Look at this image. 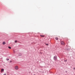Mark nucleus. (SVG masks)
I'll return each instance as SVG.
<instances>
[{"label":"nucleus","instance_id":"1","mask_svg":"<svg viewBox=\"0 0 75 75\" xmlns=\"http://www.w3.org/2000/svg\"><path fill=\"white\" fill-rule=\"evenodd\" d=\"M61 44L62 45H65V42L63 41H61Z\"/></svg>","mask_w":75,"mask_h":75},{"label":"nucleus","instance_id":"2","mask_svg":"<svg viewBox=\"0 0 75 75\" xmlns=\"http://www.w3.org/2000/svg\"><path fill=\"white\" fill-rule=\"evenodd\" d=\"M15 68L16 70H18V67L17 66H16L15 67Z\"/></svg>","mask_w":75,"mask_h":75},{"label":"nucleus","instance_id":"3","mask_svg":"<svg viewBox=\"0 0 75 75\" xmlns=\"http://www.w3.org/2000/svg\"><path fill=\"white\" fill-rule=\"evenodd\" d=\"M54 60H57V56H55L54 57Z\"/></svg>","mask_w":75,"mask_h":75},{"label":"nucleus","instance_id":"4","mask_svg":"<svg viewBox=\"0 0 75 75\" xmlns=\"http://www.w3.org/2000/svg\"><path fill=\"white\" fill-rule=\"evenodd\" d=\"M4 70L3 69H2L1 70V72H4Z\"/></svg>","mask_w":75,"mask_h":75},{"label":"nucleus","instance_id":"5","mask_svg":"<svg viewBox=\"0 0 75 75\" xmlns=\"http://www.w3.org/2000/svg\"><path fill=\"white\" fill-rule=\"evenodd\" d=\"M2 44H3V45H5V44H6V42H3Z\"/></svg>","mask_w":75,"mask_h":75},{"label":"nucleus","instance_id":"6","mask_svg":"<svg viewBox=\"0 0 75 75\" xmlns=\"http://www.w3.org/2000/svg\"><path fill=\"white\" fill-rule=\"evenodd\" d=\"M40 37H45V36L44 35H40Z\"/></svg>","mask_w":75,"mask_h":75},{"label":"nucleus","instance_id":"7","mask_svg":"<svg viewBox=\"0 0 75 75\" xmlns=\"http://www.w3.org/2000/svg\"><path fill=\"white\" fill-rule=\"evenodd\" d=\"M55 39L56 40H58V38L57 37H56L55 38Z\"/></svg>","mask_w":75,"mask_h":75},{"label":"nucleus","instance_id":"8","mask_svg":"<svg viewBox=\"0 0 75 75\" xmlns=\"http://www.w3.org/2000/svg\"><path fill=\"white\" fill-rule=\"evenodd\" d=\"M17 40H15V43H17Z\"/></svg>","mask_w":75,"mask_h":75},{"label":"nucleus","instance_id":"9","mask_svg":"<svg viewBox=\"0 0 75 75\" xmlns=\"http://www.w3.org/2000/svg\"><path fill=\"white\" fill-rule=\"evenodd\" d=\"M8 48H9V49H11V48L10 46L8 47Z\"/></svg>","mask_w":75,"mask_h":75},{"label":"nucleus","instance_id":"10","mask_svg":"<svg viewBox=\"0 0 75 75\" xmlns=\"http://www.w3.org/2000/svg\"><path fill=\"white\" fill-rule=\"evenodd\" d=\"M6 60L7 61H8V60H9V59H6Z\"/></svg>","mask_w":75,"mask_h":75},{"label":"nucleus","instance_id":"11","mask_svg":"<svg viewBox=\"0 0 75 75\" xmlns=\"http://www.w3.org/2000/svg\"><path fill=\"white\" fill-rule=\"evenodd\" d=\"M46 45H48V44L46 43Z\"/></svg>","mask_w":75,"mask_h":75},{"label":"nucleus","instance_id":"12","mask_svg":"<svg viewBox=\"0 0 75 75\" xmlns=\"http://www.w3.org/2000/svg\"><path fill=\"white\" fill-rule=\"evenodd\" d=\"M64 61L67 62V60H64Z\"/></svg>","mask_w":75,"mask_h":75},{"label":"nucleus","instance_id":"13","mask_svg":"<svg viewBox=\"0 0 75 75\" xmlns=\"http://www.w3.org/2000/svg\"><path fill=\"white\" fill-rule=\"evenodd\" d=\"M3 75H6V74H4Z\"/></svg>","mask_w":75,"mask_h":75},{"label":"nucleus","instance_id":"14","mask_svg":"<svg viewBox=\"0 0 75 75\" xmlns=\"http://www.w3.org/2000/svg\"><path fill=\"white\" fill-rule=\"evenodd\" d=\"M74 69H75V68H74Z\"/></svg>","mask_w":75,"mask_h":75}]
</instances>
